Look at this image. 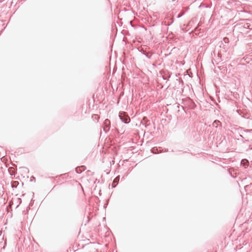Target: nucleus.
Masks as SVG:
<instances>
[{"instance_id": "obj_1", "label": "nucleus", "mask_w": 252, "mask_h": 252, "mask_svg": "<svg viewBox=\"0 0 252 252\" xmlns=\"http://www.w3.org/2000/svg\"><path fill=\"white\" fill-rule=\"evenodd\" d=\"M119 117L121 121L125 124H128L130 122L129 117L125 112H120Z\"/></svg>"}, {"instance_id": "obj_2", "label": "nucleus", "mask_w": 252, "mask_h": 252, "mask_svg": "<svg viewBox=\"0 0 252 252\" xmlns=\"http://www.w3.org/2000/svg\"><path fill=\"white\" fill-rule=\"evenodd\" d=\"M222 61L221 59V52H219L217 56H215V58L212 60V63L213 64L215 63L217 64H218L220 63Z\"/></svg>"}, {"instance_id": "obj_3", "label": "nucleus", "mask_w": 252, "mask_h": 252, "mask_svg": "<svg viewBox=\"0 0 252 252\" xmlns=\"http://www.w3.org/2000/svg\"><path fill=\"white\" fill-rule=\"evenodd\" d=\"M103 130L107 132H108L110 129V121L108 119H106L103 123Z\"/></svg>"}, {"instance_id": "obj_4", "label": "nucleus", "mask_w": 252, "mask_h": 252, "mask_svg": "<svg viewBox=\"0 0 252 252\" xmlns=\"http://www.w3.org/2000/svg\"><path fill=\"white\" fill-rule=\"evenodd\" d=\"M213 126L218 127L219 126H221V123L219 120H215L213 123Z\"/></svg>"}, {"instance_id": "obj_5", "label": "nucleus", "mask_w": 252, "mask_h": 252, "mask_svg": "<svg viewBox=\"0 0 252 252\" xmlns=\"http://www.w3.org/2000/svg\"><path fill=\"white\" fill-rule=\"evenodd\" d=\"M241 164H243L245 168L249 166V163L248 160L246 159H242L241 161Z\"/></svg>"}, {"instance_id": "obj_6", "label": "nucleus", "mask_w": 252, "mask_h": 252, "mask_svg": "<svg viewBox=\"0 0 252 252\" xmlns=\"http://www.w3.org/2000/svg\"><path fill=\"white\" fill-rule=\"evenodd\" d=\"M76 172L77 173H81L83 170H84V166H80V167H78L77 168H76Z\"/></svg>"}, {"instance_id": "obj_7", "label": "nucleus", "mask_w": 252, "mask_h": 252, "mask_svg": "<svg viewBox=\"0 0 252 252\" xmlns=\"http://www.w3.org/2000/svg\"><path fill=\"white\" fill-rule=\"evenodd\" d=\"M149 121L147 119V118L146 117H144L142 120V123H143V124H144V123H145V126H147V125H148L147 124V123L149 122Z\"/></svg>"}, {"instance_id": "obj_8", "label": "nucleus", "mask_w": 252, "mask_h": 252, "mask_svg": "<svg viewBox=\"0 0 252 252\" xmlns=\"http://www.w3.org/2000/svg\"><path fill=\"white\" fill-rule=\"evenodd\" d=\"M151 152L152 153H153V154H157V153H158L159 152H158V149L156 148V147H154L153 148H152L151 149Z\"/></svg>"}, {"instance_id": "obj_9", "label": "nucleus", "mask_w": 252, "mask_h": 252, "mask_svg": "<svg viewBox=\"0 0 252 252\" xmlns=\"http://www.w3.org/2000/svg\"><path fill=\"white\" fill-rule=\"evenodd\" d=\"M144 54H145L146 55V56L149 58V59H151L152 56V53H150V52H148V53H144Z\"/></svg>"}, {"instance_id": "obj_10", "label": "nucleus", "mask_w": 252, "mask_h": 252, "mask_svg": "<svg viewBox=\"0 0 252 252\" xmlns=\"http://www.w3.org/2000/svg\"><path fill=\"white\" fill-rule=\"evenodd\" d=\"M119 178H120V176H118L113 181V184H118V182H119Z\"/></svg>"}, {"instance_id": "obj_11", "label": "nucleus", "mask_w": 252, "mask_h": 252, "mask_svg": "<svg viewBox=\"0 0 252 252\" xmlns=\"http://www.w3.org/2000/svg\"><path fill=\"white\" fill-rule=\"evenodd\" d=\"M223 40L224 41V42L226 43L227 42H228L229 41L228 40V38H227V37H225L223 38Z\"/></svg>"}, {"instance_id": "obj_12", "label": "nucleus", "mask_w": 252, "mask_h": 252, "mask_svg": "<svg viewBox=\"0 0 252 252\" xmlns=\"http://www.w3.org/2000/svg\"><path fill=\"white\" fill-rule=\"evenodd\" d=\"M183 14H184L183 13L179 14L177 16V18H180L181 17H182L183 16Z\"/></svg>"}, {"instance_id": "obj_13", "label": "nucleus", "mask_w": 252, "mask_h": 252, "mask_svg": "<svg viewBox=\"0 0 252 252\" xmlns=\"http://www.w3.org/2000/svg\"><path fill=\"white\" fill-rule=\"evenodd\" d=\"M252 131V129H246V130H245L244 131L245 132H249V131Z\"/></svg>"}, {"instance_id": "obj_14", "label": "nucleus", "mask_w": 252, "mask_h": 252, "mask_svg": "<svg viewBox=\"0 0 252 252\" xmlns=\"http://www.w3.org/2000/svg\"><path fill=\"white\" fill-rule=\"evenodd\" d=\"M249 26L248 25V24H247L246 25H245V28H249Z\"/></svg>"}, {"instance_id": "obj_15", "label": "nucleus", "mask_w": 252, "mask_h": 252, "mask_svg": "<svg viewBox=\"0 0 252 252\" xmlns=\"http://www.w3.org/2000/svg\"><path fill=\"white\" fill-rule=\"evenodd\" d=\"M162 78L164 80H167V78L165 76H162Z\"/></svg>"}, {"instance_id": "obj_16", "label": "nucleus", "mask_w": 252, "mask_h": 252, "mask_svg": "<svg viewBox=\"0 0 252 252\" xmlns=\"http://www.w3.org/2000/svg\"><path fill=\"white\" fill-rule=\"evenodd\" d=\"M239 136L243 138H244V137H243V136L242 135V134H239Z\"/></svg>"}, {"instance_id": "obj_17", "label": "nucleus", "mask_w": 252, "mask_h": 252, "mask_svg": "<svg viewBox=\"0 0 252 252\" xmlns=\"http://www.w3.org/2000/svg\"><path fill=\"white\" fill-rule=\"evenodd\" d=\"M246 141H248V140H245V141H243V143H245L246 142Z\"/></svg>"}]
</instances>
